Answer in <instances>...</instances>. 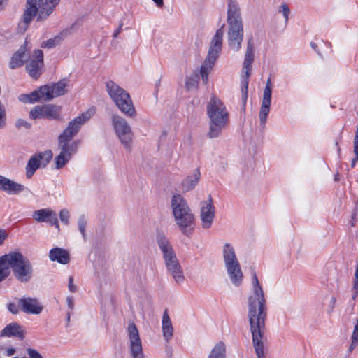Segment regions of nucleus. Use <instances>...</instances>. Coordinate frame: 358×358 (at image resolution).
<instances>
[{
	"instance_id": "obj_1",
	"label": "nucleus",
	"mask_w": 358,
	"mask_h": 358,
	"mask_svg": "<svg viewBox=\"0 0 358 358\" xmlns=\"http://www.w3.org/2000/svg\"><path fill=\"white\" fill-rule=\"evenodd\" d=\"M252 293L248 297V306L252 343L258 358H266L264 352V333L267 317L266 300L256 273H252Z\"/></svg>"
},
{
	"instance_id": "obj_2",
	"label": "nucleus",
	"mask_w": 358,
	"mask_h": 358,
	"mask_svg": "<svg viewBox=\"0 0 358 358\" xmlns=\"http://www.w3.org/2000/svg\"><path fill=\"white\" fill-rule=\"evenodd\" d=\"M94 113L93 109L83 113L69 122L67 127L59 136L58 148L59 154L55 158V168L62 169L76 153L79 141H73V138L79 132L81 127L92 117Z\"/></svg>"
},
{
	"instance_id": "obj_3",
	"label": "nucleus",
	"mask_w": 358,
	"mask_h": 358,
	"mask_svg": "<svg viewBox=\"0 0 358 358\" xmlns=\"http://www.w3.org/2000/svg\"><path fill=\"white\" fill-rule=\"evenodd\" d=\"M206 114L209 119L207 136L209 138L219 137L229 121L227 107L220 99L213 96L207 103Z\"/></svg>"
},
{
	"instance_id": "obj_4",
	"label": "nucleus",
	"mask_w": 358,
	"mask_h": 358,
	"mask_svg": "<svg viewBox=\"0 0 358 358\" xmlns=\"http://www.w3.org/2000/svg\"><path fill=\"white\" fill-rule=\"evenodd\" d=\"M171 208L177 226L181 232L189 236L194 229L195 219L187 201L180 194H175L171 199Z\"/></svg>"
},
{
	"instance_id": "obj_5",
	"label": "nucleus",
	"mask_w": 358,
	"mask_h": 358,
	"mask_svg": "<svg viewBox=\"0 0 358 358\" xmlns=\"http://www.w3.org/2000/svg\"><path fill=\"white\" fill-rule=\"evenodd\" d=\"M9 270L20 282H28L33 277L34 268L30 260L21 252L12 251L5 255Z\"/></svg>"
},
{
	"instance_id": "obj_6",
	"label": "nucleus",
	"mask_w": 358,
	"mask_h": 358,
	"mask_svg": "<svg viewBox=\"0 0 358 358\" xmlns=\"http://www.w3.org/2000/svg\"><path fill=\"white\" fill-rule=\"evenodd\" d=\"M106 87L110 97L121 112L129 117H134L136 110L129 93L112 80L108 81Z\"/></svg>"
},
{
	"instance_id": "obj_7",
	"label": "nucleus",
	"mask_w": 358,
	"mask_h": 358,
	"mask_svg": "<svg viewBox=\"0 0 358 358\" xmlns=\"http://www.w3.org/2000/svg\"><path fill=\"white\" fill-rule=\"evenodd\" d=\"M255 59V45L252 38L248 40L247 47L243 62L241 76V92L243 99L245 101L248 97V88L249 78L251 75L252 64Z\"/></svg>"
},
{
	"instance_id": "obj_8",
	"label": "nucleus",
	"mask_w": 358,
	"mask_h": 358,
	"mask_svg": "<svg viewBox=\"0 0 358 358\" xmlns=\"http://www.w3.org/2000/svg\"><path fill=\"white\" fill-rule=\"evenodd\" d=\"M52 3L48 2V0H27L26 9L23 14V23L27 27L34 17H37V21H43L48 17L52 13L44 17L41 15V11H45L46 7H51Z\"/></svg>"
},
{
	"instance_id": "obj_9",
	"label": "nucleus",
	"mask_w": 358,
	"mask_h": 358,
	"mask_svg": "<svg viewBox=\"0 0 358 358\" xmlns=\"http://www.w3.org/2000/svg\"><path fill=\"white\" fill-rule=\"evenodd\" d=\"M112 124L121 143L125 148L130 150L133 138L131 127L125 119L118 115H112Z\"/></svg>"
},
{
	"instance_id": "obj_10",
	"label": "nucleus",
	"mask_w": 358,
	"mask_h": 358,
	"mask_svg": "<svg viewBox=\"0 0 358 358\" xmlns=\"http://www.w3.org/2000/svg\"><path fill=\"white\" fill-rule=\"evenodd\" d=\"M52 158V152L50 150L36 153L30 157L26 166V176L31 178L36 171L41 166L45 167Z\"/></svg>"
},
{
	"instance_id": "obj_11",
	"label": "nucleus",
	"mask_w": 358,
	"mask_h": 358,
	"mask_svg": "<svg viewBox=\"0 0 358 358\" xmlns=\"http://www.w3.org/2000/svg\"><path fill=\"white\" fill-rule=\"evenodd\" d=\"M61 107L52 104L36 106L29 112V117L31 119L46 118L49 120H57L59 117Z\"/></svg>"
},
{
	"instance_id": "obj_12",
	"label": "nucleus",
	"mask_w": 358,
	"mask_h": 358,
	"mask_svg": "<svg viewBox=\"0 0 358 358\" xmlns=\"http://www.w3.org/2000/svg\"><path fill=\"white\" fill-rule=\"evenodd\" d=\"M227 43L230 50L238 52L241 49L244 36L243 24L228 25Z\"/></svg>"
},
{
	"instance_id": "obj_13",
	"label": "nucleus",
	"mask_w": 358,
	"mask_h": 358,
	"mask_svg": "<svg viewBox=\"0 0 358 358\" xmlns=\"http://www.w3.org/2000/svg\"><path fill=\"white\" fill-rule=\"evenodd\" d=\"M127 332L130 342V352L132 358H144L138 330L134 322L129 324Z\"/></svg>"
},
{
	"instance_id": "obj_14",
	"label": "nucleus",
	"mask_w": 358,
	"mask_h": 358,
	"mask_svg": "<svg viewBox=\"0 0 358 358\" xmlns=\"http://www.w3.org/2000/svg\"><path fill=\"white\" fill-rule=\"evenodd\" d=\"M43 67V52L41 50H36L26 61V69L29 76L38 78L42 73Z\"/></svg>"
},
{
	"instance_id": "obj_15",
	"label": "nucleus",
	"mask_w": 358,
	"mask_h": 358,
	"mask_svg": "<svg viewBox=\"0 0 358 358\" xmlns=\"http://www.w3.org/2000/svg\"><path fill=\"white\" fill-rule=\"evenodd\" d=\"M271 80L269 78L266 83V87L264 90L263 99L262 101V106L259 113L260 124L264 127L268 115L270 112V106L271 103Z\"/></svg>"
},
{
	"instance_id": "obj_16",
	"label": "nucleus",
	"mask_w": 358,
	"mask_h": 358,
	"mask_svg": "<svg viewBox=\"0 0 358 358\" xmlns=\"http://www.w3.org/2000/svg\"><path fill=\"white\" fill-rule=\"evenodd\" d=\"M215 216V208L213 203V199L209 195L208 200L201 203L200 217L203 229H209L211 227Z\"/></svg>"
},
{
	"instance_id": "obj_17",
	"label": "nucleus",
	"mask_w": 358,
	"mask_h": 358,
	"mask_svg": "<svg viewBox=\"0 0 358 358\" xmlns=\"http://www.w3.org/2000/svg\"><path fill=\"white\" fill-rule=\"evenodd\" d=\"M66 83L65 80H60L51 85H43L40 87L42 93V98L44 101H50L54 97L63 95L66 93Z\"/></svg>"
},
{
	"instance_id": "obj_18",
	"label": "nucleus",
	"mask_w": 358,
	"mask_h": 358,
	"mask_svg": "<svg viewBox=\"0 0 358 358\" xmlns=\"http://www.w3.org/2000/svg\"><path fill=\"white\" fill-rule=\"evenodd\" d=\"M167 272L172 276L177 284H181L185 280L182 266L176 255L164 260Z\"/></svg>"
},
{
	"instance_id": "obj_19",
	"label": "nucleus",
	"mask_w": 358,
	"mask_h": 358,
	"mask_svg": "<svg viewBox=\"0 0 358 358\" xmlns=\"http://www.w3.org/2000/svg\"><path fill=\"white\" fill-rule=\"evenodd\" d=\"M33 218L38 222H47L59 229L57 213L50 208H43L33 213Z\"/></svg>"
},
{
	"instance_id": "obj_20",
	"label": "nucleus",
	"mask_w": 358,
	"mask_h": 358,
	"mask_svg": "<svg viewBox=\"0 0 358 358\" xmlns=\"http://www.w3.org/2000/svg\"><path fill=\"white\" fill-rule=\"evenodd\" d=\"M223 27L224 25L216 31L211 40L207 57L212 60H216L221 52L224 35Z\"/></svg>"
},
{
	"instance_id": "obj_21",
	"label": "nucleus",
	"mask_w": 358,
	"mask_h": 358,
	"mask_svg": "<svg viewBox=\"0 0 358 358\" xmlns=\"http://www.w3.org/2000/svg\"><path fill=\"white\" fill-rule=\"evenodd\" d=\"M227 22L228 25L243 24L240 6L236 0L228 1Z\"/></svg>"
},
{
	"instance_id": "obj_22",
	"label": "nucleus",
	"mask_w": 358,
	"mask_h": 358,
	"mask_svg": "<svg viewBox=\"0 0 358 358\" xmlns=\"http://www.w3.org/2000/svg\"><path fill=\"white\" fill-rule=\"evenodd\" d=\"M19 306L22 311L27 314H40L43 306L36 298L24 297L19 300Z\"/></svg>"
},
{
	"instance_id": "obj_23",
	"label": "nucleus",
	"mask_w": 358,
	"mask_h": 358,
	"mask_svg": "<svg viewBox=\"0 0 358 358\" xmlns=\"http://www.w3.org/2000/svg\"><path fill=\"white\" fill-rule=\"evenodd\" d=\"M25 189L24 185L0 175V189L8 194H19Z\"/></svg>"
},
{
	"instance_id": "obj_24",
	"label": "nucleus",
	"mask_w": 358,
	"mask_h": 358,
	"mask_svg": "<svg viewBox=\"0 0 358 358\" xmlns=\"http://www.w3.org/2000/svg\"><path fill=\"white\" fill-rule=\"evenodd\" d=\"M157 244L162 253L164 260L176 255L169 239L163 233H158L156 236Z\"/></svg>"
},
{
	"instance_id": "obj_25",
	"label": "nucleus",
	"mask_w": 358,
	"mask_h": 358,
	"mask_svg": "<svg viewBox=\"0 0 358 358\" xmlns=\"http://www.w3.org/2000/svg\"><path fill=\"white\" fill-rule=\"evenodd\" d=\"M225 268L232 284L236 287L240 286L243 278L240 263L236 262L235 264H229L225 266Z\"/></svg>"
},
{
	"instance_id": "obj_26",
	"label": "nucleus",
	"mask_w": 358,
	"mask_h": 358,
	"mask_svg": "<svg viewBox=\"0 0 358 358\" xmlns=\"http://www.w3.org/2000/svg\"><path fill=\"white\" fill-rule=\"evenodd\" d=\"M1 337H16L20 340L24 338V331L22 326L17 322L7 324L0 333Z\"/></svg>"
},
{
	"instance_id": "obj_27",
	"label": "nucleus",
	"mask_w": 358,
	"mask_h": 358,
	"mask_svg": "<svg viewBox=\"0 0 358 358\" xmlns=\"http://www.w3.org/2000/svg\"><path fill=\"white\" fill-rule=\"evenodd\" d=\"M201 177V173L198 169L194 170L192 176H188L185 178L182 183L181 188L182 192H187L194 189L198 184Z\"/></svg>"
},
{
	"instance_id": "obj_28",
	"label": "nucleus",
	"mask_w": 358,
	"mask_h": 358,
	"mask_svg": "<svg viewBox=\"0 0 358 358\" xmlns=\"http://www.w3.org/2000/svg\"><path fill=\"white\" fill-rule=\"evenodd\" d=\"M49 257L52 261H57L62 264H67L70 259L68 252L66 250L59 248H55L50 250L49 252Z\"/></svg>"
},
{
	"instance_id": "obj_29",
	"label": "nucleus",
	"mask_w": 358,
	"mask_h": 358,
	"mask_svg": "<svg viewBox=\"0 0 358 358\" xmlns=\"http://www.w3.org/2000/svg\"><path fill=\"white\" fill-rule=\"evenodd\" d=\"M222 256L224 266L239 262L236 255L234 246L230 243L223 245Z\"/></svg>"
},
{
	"instance_id": "obj_30",
	"label": "nucleus",
	"mask_w": 358,
	"mask_h": 358,
	"mask_svg": "<svg viewBox=\"0 0 358 358\" xmlns=\"http://www.w3.org/2000/svg\"><path fill=\"white\" fill-rule=\"evenodd\" d=\"M162 331L165 340L169 342L173 335V327L167 310H165L162 317Z\"/></svg>"
},
{
	"instance_id": "obj_31",
	"label": "nucleus",
	"mask_w": 358,
	"mask_h": 358,
	"mask_svg": "<svg viewBox=\"0 0 358 358\" xmlns=\"http://www.w3.org/2000/svg\"><path fill=\"white\" fill-rule=\"evenodd\" d=\"M216 60H212V59L209 57H206L205 61L203 62L201 69H200V73L201 76L202 80L205 84L208 83V74L212 69L213 66H214V64Z\"/></svg>"
},
{
	"instance_id": "obj_32",
	"label": "nucleus",
	"mask_w": 358,
	"mask_h": 358,
	"mask_svg": "<svg viewBox=\"0 0 358 358\" xmlns=\"http://www.w3.org/2000/svg\"><path fill=\"white\" fill-rule=\"evenodd\" d=\"M25 48L21 47L12 57L10 62V68L14 69L22 66L24 63Z\"/></svg>"
},
{
	"instance_id": "obj_33",
	"label": "nucleus",
	"mask_w": 358,
	"mask_h": 358,
	"mask_svg": "<svg viewBox=\"0 0 358 358\" xmlns=\"http://www.w3.org/2000/svg\"><path fill=\"white\" fill-rule=\"evenodd\" d=\"M19 99L24 103H34L43 99L40 87L29 94H21Z\"/></svg>"
},
{
	"instance_id": "obj_34",
	"label": "nucleus",
	"mask_w": 358,
	"mask_h": 358,
	"mask_svg": "<svg viewBox=\"0 0 358 358\" xmlns=\"http://www.w3.org/2000/svg\"><path fill=\"white\" fill-rule=\"evenodd\" d=\"M225 345L220 341L214 346L208 358H225Z\"/></svg>"
},
{
	"instance_id": "obj_35",
	"label": "nucleus",
	"mask_w": 358,
	"mask_h": 358,
	"mask_svg": "<svg viewBox=\"0 0 358 358\" xmlns=\"http://www.w3.org/2000/svg\"><path fill=\"white\" fill-rule=\"evenodd\" d=\"M4 258L5 255L0 257V282L6 279L10 273L6 259Z\"/></svg>"
},
{
	"instance_id": "obj_36",
	"label": "nucleus",
	"mask_w": 358,
	"mask_h": 358,
	"mask_svg": "<svg viewBox=\"0 0 358 358\" xmlns=\"http://www.w3.org/2000/svg\"><path fill=\"white\" fill-rule=\"evenodd\" d=\"M350 339L351 343L348 348L349 352H352L358 346V317Z\"/></svg>"
},
{
	"instance_id": "obj_37",
	"label": "nucleus",
	"mask_w": 358,
	"mask_h": 358,
	"mask_svg": "<svg viewBox=\"0 0 358 358\" xmlns=\"http://www.w3.org/2000/svg\"><path fill=\"white\" fill-rule=\"evenodd\" d=\"M63 38L62 34H59L54 37L53 38H50L43 43L41 47L46 48H52L55 47L57 45H59L62 41Z\"/></svg>"
},
{
	"instance_id": "obj_38",
	"label": "nucleus",
	"mask_w": 358,
	"mask_h": 358,
	"mask_svg": "<svg viewBox=\"0 0 358 358\" xmlns=\"http://www.w3.org/2000/svg\"><path fill=\"white\" fill-rule=\"evenodd\" d=\"M87 221L85 219V216L81 215L78 219V229H79L80 232L81 233L83 238L85 241L87 239V235L85 233V229L87 227Z\"/></svg>"
},
{
	"instance_id": "obj_39",
	"label": "nucleus",
	"mask_w": 358,
	"mask_h": 358,
	"mask_svg": "<svg viewBox=\"0 0 358 358\" xmlns=\"http://www.w3.org/2000/svg\"><path fill=\"white\" fill-rule=\"evenodd\" d=\"M278 11L280 13H282V15L285 17V22H287L289 20V15L290 13V9H289V6H287V4H286V3L282 4L279 7Z\"/></svg>"
},
{
	"instance_id": "obj_40",
	"label": "nucleus",
	"mask_w": 358,
	"mask_h": 358,
	"mask_svg": "<svg viewBox=\"0 0 358 358\" xmlns=\"http://www.w3.org/2000/svg\"><path fill=\"white\" fill-rule=\"evenodd\" d=\"M60 0H48V2H50L52 3L51 7H48L45 9V11H41V15L44 17L48 15V13H52L57 5H58Z\"/></svg>"
},
{
	"instance_id": "obj_41",
	"label": "nucleus",
	"mask_w": 358,
	"mask_h": 358,
	"mask_svg": "<svg viewBox=\"0 0 358 358\" xmlns=\"http://www.w3.org/2000/svg\"><path fill=\"white\" fill-rule=\"evenodd\" d=\"M59 218H60V220L63 223L68 224H69V210L65 208L61 210L59 212Z\"/></svg>"
},
{
	"instance_id": "obj_42",
	"label": "nucleus",
	"mask_w": 358,
	"mask_h": 358,
	"mask_svg": "<svg viewBox=\"0 0 358 358\" xmlns=\"http://www.w3.org/2000/svg\"><path fill=\"white\" fill-rule=\"evenodd\" d=\"M27 352L29 358H43L42 355L36 350L32 348H27Z\"/></svg>"
},
{
	"instance_id": "obj_43",
	"label": "nucleus",
	"mask_w": 358,
	"mask_h": 358,
	"mask_svg": "<svg viewBox=\"0 0 358 358\" xmlns=\"http://www.w3.org/2000/svg\"><path fill=\"white\" fill-rule=\"evenodd\" d=\"M15 126L18 129H20V128H22V127L29 129V128L31 127L30 123H29L28 122H27V121H25V120H24L22 119H18L16 121V122H15Z\"/></svg>"
},
{
	"instance_id": "obj_44",
	"label": "nucleus",
	"mask_w": 358,
	"mask_h": 358,
	"mask_svg": "<svg viewBox=\"0 0 358 358\" xmlns=\"http://www.w3.org/2000/svg\"><path fill=\"white\" fill-rule=\"evenodd\" d=\"M20 308L19 304L17 305L13 303H10L8 305V310L12 313L13 314H17L19 313V309Z\"/></svg>"
},
{
	"instance_id": "obj_45",
	"label": "nucleus",
	"mask_w": 358,
	"mask_h": 358,
	"mask_svg": "<svg viewBox=\"0 0 358 358\" xmlns=\"http://www.w3.org/2000/svg\"><path fill=\"white\" fill-rule=\"evenodd\" d=\"M196 85V82L194 78H187L185 81V86L187 90H190Z\"/></svg>"
},
{
	"instance_id": "obj_46",
	"label": "nucleus",
	"mask_w": 358,
	"mask_h": 358,
	"mask_svg": "<svg viewBox=\"0 0 358 358\" xmlns=\"http://www.w3.org/2000/svg\"><path fill=\"white\" fill-rule=\"evenodd\" d=\"M354 157L353 159H352V162H351V167L352 168H354L356 165V163L358 162V147L357 146H354Z\"/></svg>"
},
{
	"instance_id": "obj_47",
	"label": "nucleus",
	"mask_w": 358,
	"mask_h": 358,
	"mask_svg": "<svg viewBox=\"0 0 358 358\" xmlns=\"http://www.w3.org/2000/svg\"><path fill=\"white\" fill-rule=\"evenodd\" d=\"M68 288H69V290L71 292H72V293H74V292H76V287L73 284V276H70L69 278Z\"/></svg>"
},
{
	"instance_id": "obj_48",
	"label": "nucleus",
	"mask_w": 358,
	"mask_h": 358,
	"mask_svg": "<svg viewBox=\"0 0 358 358\" xmlns=\"http://www.w3.org/2000/svg\"><path fill=\"white\" fill-rule=\"evenodd\" d=\"M8 237L6 230L0 229V245H1Z\"/></svg>"
},
{
	"instance_id": "obj_49",
	"label": "nucleus",
	"mask_w": 358,
	"mask_h": 358,
	"mask_svg": "<svg viewBox=\"0 0 358 358\" xmlns=\"http://www.w3.org/2000/svg\"><path fill=\"white\" fill-rule=\"evenodd\" d=\"M66 303L69 309L73 310L74 307L73 297L68 296L66 298Z\"/></svg>"
},
{
	"instance_id": "obj_50",
	"label": "nucleus",
	"mask_w": 358,
	"mask_h": 358,
	"mask_svg": "<svg viewBox=\"0 0 358 358\" xmlns=\"http://www.w3.org/2000/svg\"><path fill=\"white\" fill-rule=\"evenodd\" d=\"M15 352V349L13 348H8L6 351V355L8 356V357H10V356H12L13 355H14Z\"/></svg>"
},
{
	"instance_id": "obj_51",
	"label": "nucleus",
	"mask_w": 358,
	"mask_h": 358,
	"mask_svg": "<svg viewBox=\"0 0 358 358\" xmlns=\"http://www.w3.org/2000/svg\"><path fill=\"white\" fill-rule=\"evenodd\" d=\"M352 290L358 291V278H354Z\"/></svg>"
},
{
	"instance_id": "obj_52",
	"label": "nucleus",
	"mask_w": 358,
	"mask_h": 358,
	"mask_svg": "<svg viewBox=\"0 0 358 358\" xmlns=\"http://www.w3.org/2000/svg\"><path fill=\"white\" fill-rule=\"evenodd\" d=\"M336 299L335 297H331V299L329 301V306L331 307V311H332L333 308L335 306Z\"/></svg>"
},
{
	"instance_id": "obj_53",
	"label": "nucleus",
	"mask_w": 358,
	"mask_h": 358,
	"mask_svg": "<svg viewBox=\"0 0 358 358\" xmlns=\"http://www.w3.org/2000/svg\"><path fill=\"white\" fill-rule=\"evenodd\" d=\"M158 8L164 6V0H152Z\"/></svg>"
},
{
	"instance_id": "obj_54",
	"label": "nucleus",
	"mask_w": 358,
	"mask_h": 358,
	"mask_svg": "<svg viewBox=\"0 0 358 358\" xmlns=\"http://www.w3.org/2000/svg\"><path fill=\"white\" fill-rule=\"evenodd\" d=\"M122 24H121L120 25V27L117 28V29H116L113 34V37L114 38H117L118 34L121 32L122 31Z\"/></svg>"
},
{
	"instance_id": "obj_55",
	"label": "nucleus",
	"mask_w": 358,
	"mask_h": 358,
	"mask_svg": "<svg viewBox=\"0 0 358 358\" xmlns=\"http://www.w3.org/2000/svg\"><path fill=\"white\" fill-rule=\"evenodd\" d=\"M310 46L311 48L317 52V54H319L320 55V53L319 52V50H318V47H317V45L314 43V42H311L310 43Z\"/></svg>"
},
{
	"instance_id": "obj_56",
	"label": "nucleus",
	"mask_w": 358,
	"mask_h": 358,
	"mask_svg": "<svg viewBox=\"0 0 358 358\" xmlns=\"http://www.w3.org/2000/svg\"><path fill=\"white\" fill-rule=\"evenodd\" d=\"M358 296V291L352 290V299L355 301L357 297Z\"/></svg>"
},
{
	"instance_id": "obj_57",
	"label": "nucleus",
	"mask_w": 358,
	"mask_h": 358,
	"mask_svg": "<svg viewBox=\"0 0 358 358\" xmlns=\"http://www.w3.org/2000/svg\"><path fill=\"white\" fill-rule=\"evenodd\" d=\"M8 0H0V9H3L7 4Z\"/></svg>"
},
{
	"instance_id": "obj_58",
	"label": "nucleus",
	"mask_w": 358,
	"mask_h": 358,
	"mask_svg": "<svg viewBox=\"0 0 358 358\" xmlns=\"http://www.w3.org/2000/svg\"><path fill=\"white\" fill-rule=\"evenodd\" d=\"M355 278H358V263L355 272Z\"/></svg>"
},
{
	"instance_id": "obj_59",
	"label": "nucleus",
	"mask_w": 358,
	"mask_h": 358,
	"mask_svg": "<svg viewBox=\"0 0 358 358\" xmlns=\"http://www.w3.org/2000/svg\"><path fill=\"white\" fill-rule=\"evenodd\" d=\"M327 45L331 49V51H332V45L330 42H327Z\"/></svg>"
},
{
	"instance_id": "obj_60",
	"label": "nucleus",
	"mask_w": 358,
	"mask_h": 358,
	"mask_svg": "<svg viewBox=\"0 0 358 358\" xmlns=\"http://www.w3.org/2000/svg\"><path fill=\"white\" fill-rule=\"evenodd\" d=\"M66 319L68 321H69V320H70V313H67Z\"/></svg>"
},
{
	"instance_id": "obj_61",
	"label": "nucleus",
	"mask_w": 358,
	"mask_h": 358,
	"mask_svg": "<svg viewBox=\"0 0 358 358\" xmlns=\"http://www.w3.org/2000/svg\"><path fill=\"white\" fill-rule=\"evenodd\" d=\"M13 358H19V357L15 356V357H13Z\"/></svg>"
},
{
	"instance_id": "obj_62",
	"label": "nucleus",
	"mask_w": 358,
	"mask_h": 358,
	"mask_svg": "<svg viewBox=\"0 0 358 358\" xmlns=\"http://www.w3.org/2000/svg\"><path fill=\"white\" fill-rule=\"evenodd\" d=\"M22 358H26V357H22Z\"/></svg>"
}]
</instances>
